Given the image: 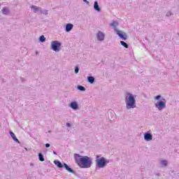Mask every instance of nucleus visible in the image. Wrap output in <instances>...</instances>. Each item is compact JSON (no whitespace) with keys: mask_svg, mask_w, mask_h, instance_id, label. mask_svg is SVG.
Wrapping results in <instances>:
<instances>
[{"mask_svg":"<svg viewBox=\"0 0 179 179\" xmlns=\"http://www.w3.org/2000/svg\"><path fill=\"white\" fill-rule=\"evenodd\" d=\"M73 157L76 164H78V166L81 169H90V167H92V164H93L92 158L88 156H82L79 154L75 153L73 155Z\"/></svg>","mask_w":179,"mask_h":179,"instance_id":"1","label":"nucleus"},{"mask_svg":"<svg viewBox=\"0 0 179 179\" xmlns=\"http://www.w3.org/2000/svg\"><path fill=\"white\" fill-rule=\"evenodd\" d=\"M126 108L127 110L131 108H136V100L135 99V95L128 92L125 97Z\"/></svg>","mask_w":179,"mask_h":179,"instance_id":"2","label":"nucleus"},{"mask_svg":"<svg viewBox=\"0 0 179 179\" xmlns=\"http://www.w3.org/2000/svg\"><path fill=\"white\" fill-rule=\"evenodd\" d=\"M95 163L96 167H98V169H104L110 163V160L101 157V155H96Z\"/></svg>","mask_w":179,"mask_h":179,"instance_id":"3","label":"nucleus"},{"mask_svg":"<svg viewBox=\"0 0 179 179\" xmlns=\"http://www.w3.org/2000/svg\"><path fill=\"white\" fill-rule=\"evenodd\" d=\"M62 43L58 41H52L51 42V50L55 51V52H59L61 51Z\"/></svg>","mask_w":179,"mask_h":179,"instance_id":"4","label":"nucleus"},{"mask_svg":"<svg viewBox=\"0 0 179 179\" xmlns=\"http://www.w3.org/2000/svg\"><path fill=\"white\" fill-rule=\"evenodd\" d=\"M155 107L159 111L164 110V108H166V99H163L162 101H157V103H155Z\"/></svg>","mask_w":179,"mask_h":179,"instance_id":"5","label":"nucleus"},{"mask_svg":"<svg viewBox=\"0 0 179 179\" xmlns=\"http://www.w3.org/2000/svg\"><path fill=\"white\" fill-rule=\"evenodd\" d=\"M115 31H116L117 36L120 37V38H122V40H128V35H127V33L122 32L117 29H115Z\"/></svg>","mask_w":179,"mask_h":179,"instance_id":"6","label":"nucleus"},{"mask_svg":"<svg viewBox=\"0 0 179 179\" xmlns=\"http://www.w3.org/2000/svg\"><path fill=\"white\" fill-rule=\"evenodd\" d=\"M96 38L99 41H104V38H106V35L101 31H99L96 34Z\"/></svg>","mask_w":179,"mask_h":179,"instance_id":"7","label":"nucleus"},{"mask_svg":"<svg viewBox=\"0 0 179 179\" xmlns=\"http://www.w3.org/2000/svg\"><path fill=\"white\" fill-rule=\"evenodd\" d=\"M153 139V136L150 134V132L147 131L144 134V140L146 141V142H150Z\"/></svg>","mask_w":179,"mask_h":179,"instance_id":"8","label":"nucleus"},{"mask_svg":"<svg viewBox=\"0 0 179 179\" xmlns=\"http://www.w3.org/2000/svg\"><path fill=\"white\" fill-rule=\"evenodd\" d=\"M63 167L68 171L69 173H71V174H76V172L72 169L69 166L66 164V163H63Z\"/></svg>","mask_w":179,"mask_h":179,"instance_id":"9","label":"nucleus"},{"mask_svg":"<svg viewBox=\"0 0 179 179\" xmlns=\"http://www.w3.org/2000/svg\"><path fill=\"white\" fill-rule=\"evenodd\" d=\"M69 107L72 108V110H78L79 109V105L78 104V102L76 101H72L69 104Z\"/></svg>","mask_w":179,"mask_h":179,"instance_id":"10","label":"nucleus"},{"mask_svg":"<svg viewBox=\"0 0 179 179\" xmlns=\"http://www.w3.org/2000/svg\"><path fill=\"white\" fill-rule=\"evenodd\" d=\"M9 134H10V136H11V138L13 139V141L15 142H17V143H20V141H19V139H17V138L16 137V135H15L13 134V131H10Z\"/></svg>","mask_w":179,"mask_h":179,"instance_id":"11","label":"nucleus"},{"mask_svg":"<svg viewBox=\"0 0 179 179\" xmlns=\"http://www.w3.org/2000/svg\"><path fill=\"white\" fill-rule=\"evenodd\" d=\"M94 10H96V12H101V8H100V6H99L98 1H94Z\"/></svg>","mask_w":179,"mask_h":179,"instance_id":"12","label":"nucleus"},{"mask_svg":"<svg viewBox=\"0 0 179 179\" xmlns=\"http://www.w3.org/2000/svg\"><path fill=\"white\" fill-rule=\"evenodd\" d=\"M1 13H3V15H8L10 13V10H9V8L3 7L1 10Z\"/></svg>","mask_w":179,"mask_h":179,"instance_id":"13","label":"nucleus"},{"mask_svg":"<svg viewBox=\"0 0 179 179\" xmlns=\"http://www.w3.org/2000/svg\"><path fill=\"white\" fill-rule=\"evenodd\" d=\"M72 29H73V25L72 24L69 23V24H66L65 30H66V33H69V31H71V30H72Z\"/></svg>","mask_w":179,"mask_h":179,"instance_id":"14","label":"nucleus"},{"mask_svg":"<svg viewBox=\"0 0 179 179\" xmlns=\"http://www.w3.org/2000/svg\"><path fill=\"white\" fill-rule=\"evenodd\" d=\"M53 163L57 166V167H58V169H62V167H64V164H62V163L58 160H55Z\"/></svg>","mask_w":179,"mask_h":179,"instance_id":"15","label":"nucleus"},{"mask_svg":"<svg viewBox=\"0 0 179 179\" xmlns=\"http://www.w3.org/2000/svg\"><path fill=\"white\" fill-rule=\"evenodd\" d=\"M31 9H33L34 13H37V12H40V10H41V7H37L36 6H31Z\"/></svg>","mask_w":179,"mask_h":179,"instance_id":"16","label":"nucleus"},{"mask_svg":"<svg viewBox=\"0 0 179 179\" xmlns=\"http://www.w3.org/2000/svg\"><path fill=\"white\" fill-rule=\"evenodd\" d=\"M94 77L93 76H88L87 77V81L89 82V83H91V85H93V83H94Z\"/></svg>","mask_w":179,"mask_h":179,"instance_id":"17","label":"nucleus"},{"mask_svg":"<svg viewBox=\"0 0 179 179\" xmlns=\"http://www.w3.org/2000/svg\"><path fill=\"white\" fill-rule=\"evenodd\" d=\"M110 26L114 28V30L117 29V26H118V22L113 21L112 23H110Z\"/></svg>","mask_w":179,"mask_h":179,"instance_id":"18","label":"nucleus"},{"mask_svg":"<svg viewBox=\"0 0 179 179\" xmlns=\"http://www.w3.org/2000/svg\"><path fill=\"white\" fill-rule=\"evenodd\" d=\"M120 44L124 47V48H129V45L124 41H120Z\"/></svg>","mask_w":179,"mask_h":179,"instance_id":"19","label":"nucleus"},{"mask_svg":"<svg viewBox=\"0 0 179 179\" xmlns=\"http://www.w3.org/2000/svg\"><path fill=\"white\" fill-rule=\"evenodd\" d=\"M77 89L78 90H80V92H85L86 91V88L83 85H78Z\"/></svg>","mask_w":179,"mask_h":179,"instance_id":"20","label":"nucleus"},{"mask_svg":"<svg viewBox=\"0 0 179 179\" xmlns=\"http://www.w3.org/2000/svg\"><path fill=\"white\" fill-rule=\"evenodd\" d=\"M38 159L40 160V162H44V155H43V153L39 152L38 155Z\"/></svg>","mask_w":179,"mask_h":179,"instance_id":"21","label":"nucleus"},{"mask_svg":"<svg viewBox=\"0 0 179 179\" xmlns=\"http://www.w3.org/2000/svg\"><path fill=\"white\" fill-rule=\"evenodd\" d=\"M40 13L42 15H48V10H43L41 8V10H40Z\"/></svg>","mask_w":179,"mask_h":179,"instance_id":"22","label":"nucleus"},{"mask_svg":"<svg viewBox=\"0 0 179 179\" xmlns=\"http://www.w3.org/2000/svg\"><path fill=\"white\" fill-rule=\"evenodd\" d=\"M39 41L41 43H44L45 41V36H44V35H41L40 37H39Z\"/></svg>","mask_w":179,"mask_h":179,"instance_id":"23","label":"nucleus"},{"mask_svg":"<svg viewBox=\"0 0 179 179\" xmlns=\"http://www.w3.org/2000/svg\"><path fill=\"white\" fill-rule=\"evenodd\" d=\"M162 166H164L165 167L167 166V164H169V162L167 160H162L161 161Z\"/></svg>","mask_w":179,"mask_h":179,"instance_id":"24","label":"nucleus"},{"mask_svg":"<svg viewBox=\"0 0 179 179\" xmlns=\"http://www.w3.org/2000/svg\"><path fill=\"white\" fill-rule=\"evenodd\" d=\"M74 72H75V73H79V67L78 66H76V67H75V70H74Z\"/></svg>","mask_w":179,"mask_h":179,"instance_id":"25","label":"nucleus"},{"mask_svg":"<svg viewBox=\"0 0 179 179\" xmlns=\"http://www.w3.org/2000/svg\"><path fill=\"white\" fill-rule=\"evenodd\" d=\"M162 99V95H157L155 97V100H160Z\"/></svg>","mask_w":179,"mask_h":179,"instance_id":"26","label":"nucleus"},{"mask_svg":"<svg viewBox=\"0 0 179 179\" xmlns=\"http://www.w3.org/2000/svg\"><path fill=\"white\" fill-rule=\"evenodd\" d=\"M66 127H67L68 128H71V127H72V125L71 124V123L67 122V123H66Z\"/></svg>","mask_w":179,"mask_h":179,"instance_id":"27","label":"nucleus"},{"mask_svg":"<svg viewBox=\"0 0 179 179\" xmlns=\"http://www.w3.org/2000/svg\"><path fill=\"white\" fill-rule=\"evenodd\" d=\"M166 16H171V11H169L167 13H166Z\"/></svg>","mask_w":179,"mask_h":179,"instance_id":"28","label":"nucleus"},{"mask_svg":"<svg viewBox=\"0 0 179 179\" xmlns=\"http://www.w3.org/2000/svg\"><path fill=\"white\" fill-rule=\"evenodd\" d=\"M45 148H50V146H51V145H50V143H46L45 145Z\"/></svg>","mask_w":179,"mask_h":179,"instance_id":"29","label":"nucleus"},{"mask_svg":"<svg viewBox=\"0 0 179 179\" xmlns=\"http://www.w3.org/2000/svg\"><path fill=\"white\" fill-rule=\"evenodd\" d=\"M83 2H85L87 5H89L90 2L87 0H83Z\"/></svg>","mask_w":179,"mask_h":179,"instance_id":"30","label":"nucleus"},{"mask_svg":"<svg viewBox=\"0 0 179 179\" xmlns=\"http://www.w3.org/2000/svg\"><path fill=\"white\" fill-rule=\"evenodd\" d=\"M20 80H22V82H24V78L20 77Z\"/></svg>","mask_w":179,"mask_h":179,"instance_id":"31","label":"nucleus"},{"mask_svg":"<svg viewBox=\"0 0 179 179\" xmlns=\"http://www.w3.org/2000/svg\"><path fill=\"white\" fill-rule=\"evenodd\" d=\"M53 155H57V152L53 151Z\"/></svg>","mask_w":179,"mask_h":179,"instance_id":"32","label":"nucleus"},{"mask_svg":"<svg viewBox=\"0 0 179 179\" xmlns=\"http://www.w3.org/2000/svg\"><path fill=\"white\" fill-rule=\"evenodd\" d=\"M30 166H34V164L31 163V164H30Z\"/></svg>","mask_w":179,"mask_h":179,"instance_id":"33","label":"nucleus"},{"mask_svg":"<svg viewBox=\"0 0 179 179\" xmlns=\"http://www.w3.org/2000/svg\"><path fill=\"white\" fill-rule=\"evenodd\" d=\"M48 132L49 134H51V130H49Z\"/></svg>","mask_w":179,"mask_h":179,"instance_id":"34","label":"nucleus"},{"mask_svg":"<svg viewBox=\"0 0 179 179\" xmlns=\"http://www.w3.org/2000/svg\"><path fill=\"white\" fill-rule=\"evenodd\" d=\"M36 55H37V54H38V51H36Z\"/></svg>","mask_w":179,"mask_h":179,"instance_id":"35","label":"nucleus"},{"mask_svg":"<svg viewBox=\"0 0 179 179\" xmlns=\"http://www.w3.org/2000/svg\"><path fill=\"white\" fill-rule=\"evenodd\" d=\"M0 6H1V3H0Z\"/></svg>","mask_w":179,"mask_h":179,"instance_id":"36","label":"nucleus"}]
</instances>
